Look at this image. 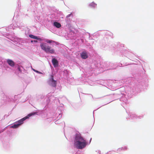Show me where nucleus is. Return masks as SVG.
<instances>
[{
    "label": "nucleus",
    "mask_w": 154,
    "mask_h": 154,
    "mask_svg": "<svg viewBox=\"0 0 154 154\" xmlns=\"http://www.w3.org/2000/svg\"><path fill=\"white\" fill-rule=\"evenodd\" d=\"M51 62L55 68L50 65L51 70V74L50 75V78L48 81V84L50 86L55 87L57 86V79L56 78L58 76V60L54 56H52Z\"/></svg>",
    "instance_id": "obj_1"
},
{
    "label": "nucleus",
    "mask_w": 154,
    "mask_h": 154,
    "mask_svg": "<svg viewBox=\"0 0 154 154\" xmlns=\"http://www.w3.org/2000/svg\"><path fill=\"white\" fill-rule=\"evenodd\" d=\"M4 62L1 65L0 68H2L6 70L9 71L11 68L9 67V66L12 67H15V73L18 76L19 74L21 73L22 72V69H23L22 67H21L19 66H17L15 62L12 60L8 59L7 60L5 59Z\"/></svg>",
    "instance_id": "obj_2"
},
{
    "label": "nucleus",
    "mask_w": 154,
    "mask_h": 154,
    "mask_svg": "<svg viewBox=\"0 0 154 154\" xmlns=\"http://www.w3.org/2000/svg\"><path fill=\"white\" fill-rule=\"evenodd\" d=\"M47 43L41 42H40V46L41 49L45 52L47 54H53L55 52V50L52 48L50 46L48 43L50 45H52L54 46L55 43L57 45L58 42H55L52 40L47 39L45 40Z\"/></svg>",
    "instance_id": "obj_3"
},
{
    "label": "nucleus",
    "mask_w": 154,
    "mask_h": 154,
    "mask_svg": "<svg viewBox=\"0 0 154 154\" xmlns=\"http://www.w3.org/2000/svg\"><path fill=\"white\" fill-rule=\"evenodd\" d=\"M87 142L80 135L77 134L75 137L74 145L78 149H82L85 147Z\"/></svg>",
    "instance_id": "obj_4"
},
{
    "label": "nucleus",
    "mask_w": 154,
    "mask_h": 154,
    "mask_svg": "<svg viewBox=\"0 0 154 154\" xmlns=\"http://www.w3.org/2000/svg\"><path fill=\"white\" fill-rule=\"evenodd\" d=\"M0 106H1L6 105L8 102H15L16 99L15 98L16 97H17V96L15 95L14 98H10L9 97L5 95L2 91L0 92Z\"/></svg>",
    "instance_id": "obj_5"
},
{
    "label": "nucleus",
    "mask_w": 154,
    "mask_h": 154,
    "mask_svg": "<svg viewBox=\"0 0 154 154\" xmlns=\"http://www.w3.org/2000/svg\"><path fill=\"white\" fill-rule=\"evenodd\" d=\"M26 119H26V117L25 116L13 124L6 126L4 128V129L5 130L8 128H13L14 129L17 128L21 126L24 123V121Z\"/></svg>",
    "instance_id": "obj_6"
},
{
    "label": "nucleus",
    "mask_w": 154,
    "mask_h": 154,
    "mask_svg": "<svg viewBox=\"0 0 154 154\" xmlns=\"http://www.w3.org/2000/svg\"><path fill=\"white\" fill-rule=\"evenodd\" d=\"M42 113V111L39 110H37L35 112H32L29 114L25 117L26 119H29L31 117L34 116L35 115H38L41 114Z\"/></svg>",
    "instance_id": "obj_7"
},
{
    "label": "nucleus",
    "mask_w": 154,
    "mask_h": 154,
    "mask_svg": "<svg viewBox=\"0 0 154 154\" xmlns=\"http://www.w3.org/2000/svg\"><path fill=\"white\" fill-rule=\"evenodd\" d=\"M29 38L36 40L39 42H42L43 41L42 39L39 36L35 35L32 34H30L29 35Z\"/></svg>",
    "instance_id": "obj_8"
},
{
    "label": "nucleus",
    "mask_w": 154,
    "mask_h": 154,
    "mask_svg": "<svg viewBox=\"0 0 154 154\" xmlns=\"http://www.w3.org/2000/svg\"><path fill=\"white\" fill-rule=\"evenodd\" d=\"M54 98V97L52 96H51L48 97H47L45 98V100H46V105L45 106V107H46L47 108H49V103L51 101V99L52 98Z\"/></svg>",
    "instance_id": "obj_9"
},
{
    "label": "nucleus",
    "mask_w": 154,
    "mask_h": 154,
    "mask_svg": "<svg viewBox=\"0 0 154 154\" xmlns=\"http://www.w3.org/2000/svg\"><path fill=\"white\" fill-rule=\"evenodd\" d=\"M51 23L53 25L54 28L56 29L58 28V20H52L51 21Z\"/></svg>",
    "instance_id": "obj_10"
},
{
    "label": "nucleus",
    "mask_w": 154,
    "mask_h": 154,
    "mask_svg": "<svg viewBox=\"0 0 154 154\" xmlns=\"http://www.w3.org/2000/svg\"><path fill=\"white\" fill-rule=\"evenodd\" d=\"M18 1L17 2V5H18V7L16 10V11L15 12L14 14V15H17L19 14V12H18V11L19 9H20V0H18Z\"/></svg>",
    "instance_id": "obj_11"
},
{
    "label": "nucleus",
    "mask_w": 154,
    "mask_h": 154,
    "mask_svg": "<svg viewBox=\"0 0 154 154\" xmlns=\"http://www.w3.org/2000/svg\"><path fill=\"white\" fill-rule=\"evenodd\" d=\"M81 57L83 59H86L87 58L88 56L87 52L86 51H83L81 54Z\"/></svg>",
    "instance_id": "obj_12"
},
{
    "label": "nucleus",
    "mask_w": 154,
    "mask_h": 154,
    "mask_svg": "<svg viewBox=\"0 0 154 154\" xmlns=\"http://www.w3.org/2000/svg\"><path fill=\"white\" fill-rule=\"evenodd\" d=\"M42 1V0H31L30 5H33L35 4H38L41 2Z\"/></svg>",
    "instance_id": "obj_13"
},
{
    "label": "nucleus",
    "mask_w": 154,
    "mask_h": 154,
    "mask_svg": "<svg viewBox=\"0 0 154 154\" xmlns=\"http://www.w3.org/2000/svg\"><path fill=\"white\" fill-rule=\"evenodd\" d=\"M50 17L52 19L55 18L57 19H58V12H56V14L55 13L51 14Z\"/></svg>",
    "instance_id": "obj_14"
},
{
    "label": "nucleus",
    "mask_w": 154,
    "mask_h": 154,
    "mask_svg": "<svg viewBox=\"0 0 154 154\" xmlns=\"http://www.w3.org/2000/svg\"><path fill=\"white\" fill-rule=\"evenodd\" d=\"M18 24L17 25V28L20 29H21L23 27H24V24L22 22H18Z\"/></svg>",
    "instance_id": "obj_15"
},
{
    "label": "nucleus",
    "mask_w": 154,
    "mask_h": 154,
    "mask_svg": "<svg viewBox=\"0 0 154 154\" xmlns=\"http://www.w3.org/2000/svg\"><path fill=\"white\" fill-rule=\"evenodd\" d=\"M53 28L51 27V30H50L53 33H54L56 34L57 35L58 31L57 30L55 29L54 28L52 29Z\"/></svg>",
    "instance_id": "obj_16"
},
{
    "label": "nucleus",
    "mask_w": 154,
    "mask_h": 154,
    "mask_svg": "<svg viewBox=\"0 0 154 154\" xmlns=\"http://www.w3.org/2000/svg\"><path fill=\"white\" fill-rule=\"evenodd\" d=\"M15 29V28L14 27V26H13V24H11L10 25H9L8 27H7L6 28V30L7 31V30H9V29Z\"/></svg>",
    "instance_id": "obj_17"
},
{
    "label": "nucleus",
    "mask_w": 154,
    "mask_h": 154,
    "mask_svg": "<svg viewBox=\"0 0 154 154\" xmlns=\"http://www.w3.org/2000/svg\"><path fill=\"white\" fill-rule=\"evenodd\" d=\"M4 58L0 57V67L1 66V65L3 63V62H4Z\"/></svg>",
    "instance_id": "obj_18"
},
{
    "label": "nucleus",
    "mask_w": 154,
    "mask_h": 154,
    "mask_svg": "<svg viewBox=\"0 0 154 154\" xmlns=\"http://www.w3.org/2000/svg\"><path fill=\"white\" fill-rule=\"evenodd\" d=\"M89 5L91 7L95 8L97 6V4L93 2L90 3Z\"/></svg>",
    "instance_id": "obj_19"
},
{
    "label": "nucleus",
    "mask_w": 154,
    "mask_h": 154,
    "mask_svg": "<svg viewBox=\"0 0 154 154\" xmlns=\"http://www.w3.org/2000/svg\"><path fill=\"white\" fill-rule=\"evenodd\" d=\"M32 69L34 72H35L38 73L40 74H42V72H40V71H39L37 70H36L32 68Z\"/></svg>",
    "instance_id": "obj_20"
},
{
    "label": "nucleus",
    "mask_w": 154,
    "mask_h": 154,
    "mask_svg": "<svg viewBox=\"0 0 154 154\" xmlns=\"http://www.w3.org/2000/svg\"><path fill=\"white\" fill-rule=\"evenodd\" d=\"M38 41L37 40H31V42L33 44H35L38 42Z\"/></svg>",
    "instance_id": "obj_21"
},
{
    "label": "nucleus",
    "mask_w": 154,
    "mask_h": 154,
    "mask_svg": "<svg viewBox=\"0 0 154 154\" xmlns=\"http://www.w3.org/2000/svg\"><path fill=\"white\" fill-rule=\"evenodd\" d=\"M18 24V23L17 22V23H15L13 24V26H14V27L15 28H17V25Z\"/></svg>",
    "instance_id": "obj_22"
},
{
    "label": "nucleus",
    "mask_w": 154,
    "mask_h": 154,
    "mask_svg": "<svg viewBox=\"0 0 154 154\" xmlns=\"http://www.w3.org/2000/svg\"><path fill=\"white\" fill-rule=\"evenodd\" d=\"M14 43L15 44H16L17 45L19 46L20 45H21V44H20V43H19L18 42H17V41H15L14 42Z\"/></svg>",
    "instance_id": "obj_23"
},
{
    "label": "nucleus",
    "mask_w": 154,
    "mask_h": 154,
    "mask_svg": "<svg viewBox=\"0 0 154 154\" xmlns=\"http://www.w3.org/2000/svg\"><path fill=\"white\" fill-rule=\"evenodd\" d=\"M5 115L2 118H1V115H0V121L2 120H4L5 119Z\"/></svg>",
    "instance_id": "obj_24"
},
{
    "label": "nucleus",
    "mask_w": 154,
    "mask_h": 154,
    "mask_svg": "<svg viewBox=\"0 0 154 154\" xmlns=\"http://www.w3.org/2000/svg\"><path fill=\"white\" fill-rule=\"evenodd\" d=\"M5 131L4 128L0 130V134Z\"/></svg>",
    "instance_id": "obj_25"
},
{
    "label": "nucleus",
    "mask_w": 154,
    "mask_h": 154,
    "mask_svg": "<svg viewBox=\"0 0 154 154\" xmlns=\"http://www.w3.org/2000/svg\"><path fill=\"white\" fill-rule=\"evenodd\" d=\"M44 96L43 95H41L40 96V97L41 99H43V98H44Z\"/></svg>",
    "instance_id": "obj_26"
},
{
    "label": "nucleus",
    "mask_w": 154,
    "mask_h": 154,
    "mask_svg": "<svg viewBox=\"0 0 154 154\" xmlns=\"http://www.w3.org/2000/svg\"><path fill=\"white\" fill-rule=\"evenodd\" d=\"M71 15H72V14L71 13L70 14H69L68 15H67L66 17H70V16Z\"/></svg>",
    "instance_id": "obj_27"
},
{
    "label": "nucleus",
    "mask_w": 154,
    "mask_h": 154,
    "mask_svg": "<svg viewBox=\"0 0 154 154\" xmlns=\"http://www.w3.org/2000/svg\"><path fill=\"white\" fill-rule=\"evenodd\" d=\"M55 123L56 125L58 124V120H57L55 122Z\"/></svg>",
    "instance_id": "obj_28"
},
{
    "label": "nucleus",
    "mask_w": 154,
    "mask_h": 154,
    "mask_svg": "<svg viewBox=\"0 0 154 154\" xmlns=\"http://www.w3.org/2000/svg\"><path fill=\"white\" fill-rule=\"evenodd\" d=\"M9 113H8V115L5 114V116L6 117H7L8 116Z\"/></svg>",
    "instance_id": "obj_29"
},
{
    "label": "nucleus",
    "mask_w": 154,
    "mask_h": 154,
    "mask_svg": "<svg viewBox=\"0 0 154 154\" xmlns=\"http://www.w3.org/2000/svg\"><path fill=\"white\" fill-rule=\"evenodd\" d=\"M21 38H19L18 39H17V41L18 42H20L21 41Z\"/></svg>",
    "instance_id": "obj_30"
},
{
    "label": "nucleus",
    "mask_w": 154,
    "mask_h": 154,
    "mask_svg": "<svg viewBox=\"0 0 154 154\" xmlns=\"http://www.w3.org/2000/svg\"><path fill=\"white\" fill-rule=\"evenodd\" d=\"M61 26V24L60 23H58V28H60Z\"/></svg>",
    "instance_id": "obj_31"
},
{
    "label": "nucleus",
    "mask_w": 154,
    "mask_h": 154,
    "mask_svg": "<svg viewBox=\"0 0 154 154\" xmlns=\"http://www.w3.org/2000/svg\"><path fill=\"white\" fill-rule=\"evenodd\" d=\"M5 35H7V36H8V35H9V33H6L5 34Z\"/></svg>",
    "instance_id": "obj_32"
},
{
    "label": "nucleus",
    "mask_w": 154,
    "mask_h": 154,
    "mask_svg": "<svg viewBox=\"0 0 154 154\" xmlns=\"http://www.w3.org/2000/svg\"><path fill=\"white\" fill-rule=\"evenodd\" d=\"M8 113H9V115H10L11 113V111L9 112Z\"/></svg>",
    "instance_id": "obj_33"
},
{
    "label": "nucleus",
    "mask_w": 154,
    "mask_h": 154,
    "mask_svg": "<svg viewBox=\"0 0 154 154\" xmlns=\"http://www.w3.org/2000/svg\"><path fill=\"white\" fill-rule=\"evenodd\" d=\"M4 147H5V145H4Z\"/></svg>",
    "instance_id": "obj_34"
},
{
    "label": "nucleus",
    "mask_w": 154,
    "mask_h": 154,
    "mask_svg": "<svg viewBox=\"0 0 154 154\" xmlns=\"http://www.w3.org/2000/svg\"><path fill=\"white\" fill-rule=\"evenodd\" d=\"M54 10H55L54 8ZM55 10H57V9H56Z\"/></svg>",
    "instance_id": "obj_35"
}]
</instances>
